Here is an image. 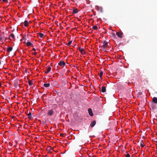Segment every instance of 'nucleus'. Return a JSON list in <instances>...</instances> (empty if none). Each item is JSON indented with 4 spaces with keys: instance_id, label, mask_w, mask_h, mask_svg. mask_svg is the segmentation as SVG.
I'll return each instance as SVG.
<instances>
[{
    "instance_id": "17",
    "label": "nucleus",
    "mask_w": 157,
    "mask_h": 157,
    "mask_svg": "<svg viewBox=\"0 0 157 157\" xmlns=\"http://www.w3.org/2000/svg\"><path fill=\"white\" fill-rule=\"evenodd\" d=\"M33 44H32L30 42H27L26 43V45L28 47H29L30 46H32L33 45Z\"/></svg>"
},
{
    "instance_id": "4",
    "label": "nucleus",
    "mask_w": 157,
    "mask_h": 157,
    "mask_svg": "<svg viewBox=\"0 0 157 157\" xmlns=\"http://www.w3.org/2000/svg\"><path fill=\"white\" fill-rule=\"evenodd\" d=\"M123 33L121 32H117L116 33V35L117 36L120 38H122V34Z\"/></svg>"
},
{
    "instance_id": "9",
    "label": "nucleus",
    "mask_w": 157,
    "mask_h": 157,
    "mask_svg": "<svg viewBox=\"0 0 157 157\" xmlns=\"http://www.w3.org/2000/svg\"><path fill=\"white\" fill-rule=\"evenodd\" d=\"M88 112L89 114V115L91 116H93V113L92 110L91 109H88Z\"/></svg>"
},
{
    "instance_id": "8",
    "label": "nucleus",
    "mask_w": 157,
    "mask_h": 157,
    "mask_svg": "<svg viewBox=\"0 0 157 157\" xmlns=\"http://www.w3.org/2000/svg\"><path fill=\"white\" fill-rule=\"evenodd\" d=\"M79 51L82 54L84 55L86 53V52L84 48H80Z\"/></svg>"
},
{
    "instance_id": "15",
    "label": "nucleus",
    "mask_w": 157,
    "mask_h": 157,
    "mask_svg": "<svg viewBox=\"0 0 157 157\" xmlns=\"http://www.w3.org/2000/svg\"><path fill=\"white\" fill-rule=\"evenodd\" d=\"M50 83H44V85L43 86L45 87H49L50 86Z\"/></svg>"
},
{
    "instance_id": "10",
    "label": "nucleus",
    "mask_w": 157,
    "mask_h": 157,
    "mask_svg": "<svg viewBox=\"0 0 157 157\" xmlns=\"http://www.w3.org/2000/svg\"><path fill=\"white\" fill-rule=\"evenodd\" d=\"M106 87L104 86H102L101 89V91L103 93H104L106 91Z\"/></svg>"
},
{
    "instance_id": "21",
    "label": "nucleus",
    "mask_w": 157,
    "mask_h": 157,
    "mask_svg": "<svg viewBox=\"0 0 157 157\" xmlns=\"http://www.w3.org/2000/svg\"><path fill=\"white\" fill-rule=\"evenodd\" d=\"M39 36H40V37L41 38H43L44 36V34H43V33H39Z\"/></svg>"
},
{
    "instance_id": "31",
    "label": "nucleus",
    "mask_w": 157,
    "mask_h": 157,
    "mask_svg": "<svg viewBox=\"0 0 157 157\" xmlns=\"http://www.w3.org/2000/svg\"><path fill=\"white\" fill-rule=\"evenodd\" d=\"M63 135L64 134L63 133H61V134H60V136H63Z\"/></svg>"
},
{
    "instance_id": "13",
    "label": "nucleus",
    "mask_w": 157,
    "mask_h": 157,
    "mask_svg": "<svg viewBox=\"0 0 157 157\" xmlns=\"http://www.w3.org/2000/svg\"><path fill=\"white\" fill-rule=\"evenodd\" d=\"M27 115L29 118L30 119L32 118V113L31 112H29L28 114H27Z\"/></svg>"
},
{
    "instance_id": "34",
    "label": "nucleus",
    "mask_w": 157,
    "mask_h": 157,
    "mask_svg": "<svg viewBox=\"0 0 157 157\" xmlns=\"http://www.w3.org/2000/svg\"><path fill=\"white\" fill-rule=\"evenodd\" d=\"M1 82L0 81V87H1Z\"/></svg>"
},
{
    "instance_id": "11",
    "label": "nucleus",
    "mask_w": 157,
    "mask_h": 157,
    "mask_svg": "<svg viewBox=\"0 0 157 157\" xmlns=\"http://www.w3.org/2000/svg\"><path fill=\"white\" fill-rule=\"evenodd\" d=\"M152 101L155 103L157 104V98L155 97H154L152 99Z\"/></svg>"
},
{
    "instance_id": "24",
    "label": "nucleus",
    "mask_w": 157,
    "mask_h": 157,
    "mask_svg": "<svg viewBox=\"0 0 157 157\" xmlns=\"http://www.w3.org/2000/svg\"><path fill=\"white\" fill-rule=\"evenodd\" d=\"M29 85L30 86L32 85V82L31 81H29Z\"/></svg>"
},
{
    "instance_id": "7",
    "label": "nucleus",
    "mask_w": 157,
    "mask_h": 157,
    "mask_svg": "<svg viewBox=\"0 0 157 157\" xmlns=\"http://www.w3.org/2000/svg\"><path fill=\"white\" fill-rule=\"evenodd\" d=\"M78 12V10L77 8L75 7L73 8L72 13L73 14H76Z\"/></svg>"
},
{
    "instance_id": "33",
    "label": "nucleus",
    "mask_w": 157,
    "mask_h": 157,
    "mask_svg": "<svg viewBox=\"0 0 157 157\" xmlns=\"http://www.w3.org/2000/svg\"><path fill=\"white\" fill-rule=\"evenodd\" d=\"M81 48L80 47H79L78 48V50L79 51H80V49Z\"/></svg>"
},
{
    "instance_id": "6",
    "label": "nucleus",
    "mask_w": 157,
    "mask_h": 157,
    "mask_svg": "<svg viewBox=\"0 0 157 157\" xmlns=\"http://www.w3.org/2000/svg\"><path fill=\"white\" fill-rule=\"evenodd\" d=\"M47 150L49 151V152H52V151H53V148L50 146H48L47 147Z\"/></svg>"
},
{
    "instance_id": "5",
    "label": "nucleus",
    "mask_w": 157,
    "mask_h": 157,
    "mask_svg": "<svg viewBox=\"0 0 157 157\" xmlns=\"http://www.w3.org/2000/svg\"><path fill=\"white\" fill-rule=\"evenodd\" d=\"M96 121L95 120H94L90 124V126L92 128L96 124Z\"/></svg>"
},
{
    "instance_id": "27",
    "label": "nucleus",
    "mask_w": 157,
    "mask_h": 157,
    "mask_svg": "<svg viewBox=\"0 0 157 157\" xmlns=\"http://www.w3.org/2000/svg\"><path fill=\"white\" fill-rule=\"evenodd\" d=\"M142 94V92H139L138 93V94L139 95H141Z\"/></svg>"
},
{
    "instance_id": "2",
    "label": "nucleus",
    "mask_w": 157,
    "mask_h": 157,
    "mask_svg": "<svg viewBox=\"0 0 157 157\" xmlns=\"http://www.w3.org/2000/svg\"><path fill=\"white\" fill-rule=\"evenodd\" d=\"M54 111L52 109H51L48 110L47 113V115L49 116H51L54 113Z\"/></svg>"
},
{
    "instance_id": "26",
    "label": "nucleus",
    "mask_w": 157,
    "mask_h": 157,
    "mask_svg": "<svg viewBox=\"0 0 157 157\" xmlns=\"http://www.w3.org/2000/svg\"><path fill=\"white\" fill-rule=\"evenodd\" d=\"M126 157H130V155L129 154H127L126 155Z\"/></svg>"
},
{
    "instance_id": "16",
    "label": "nucleus",
    "mask_w": 157,
    "mask_h": 157,
    "mask_svg": "<svg viewBox=\"0 0 157 157\" xmlns=\"http://www.w3.org/2000/svg\"><path fill=\"white\" fill-rule=\"evenodd\" d=\"M29 23L28 21H26L25 20L24 21V26L25 27H27Z\"/></svg>"
},
{
    "instance_id": "28",
    "label": "nucleus",
    "mask_w": 157,
    "mask_h": 157,
    "mask_svg": "<svg viewBox=\"0 0 157 157\" xmlns=\"http://www.w3.org/2000/svg\"><path fill=\"white\" fill-rule=\"evenodd\" d=\"M155 106L154 105H152L151 108L153 109H155Z\"/></svg>"
},
{
    "instance_id": "30",
    "label": "nucleus",
    "mask_w": 157,
    "mask_h": 157,
    "mask_svg": "<svg viewBox=\"0 0 157 157\" xmlns=\"http://www.w3.org/2000/svg\"><path fill=\"white\" fill-rule=\"evenodd\" d=\"M37 54V52H35L33 53V54L35 55H36Z\"/></svg>"
},
{
    "instance_id": "35",
    "label": "nucleus",
    "mask_w": 157,
    "mask_h": 157,
    "mask_svg": "<svg viewBox=\"0 0 157 157\" xmlns=\"http://www.w3.org/2000/svg\"><path fill=\"white\" fill-rule=\"evenodd\" d=\"M28 111L27 113H26V114L27 115V114H28Z\"/></svg>"
},
{
    "instance_id": "25",
    "label": "nucleus",
    "mask_w": 157,
    "mask_h": 157,
    "mask_svg": "<svg viewBox=\"0 0 157 157\" xmlns=\"http://www.w3.org/2000/svg\"><path fill=\"white\" fill-rule=\"evenodd\" d=\"M72 42V41H69L67 45H70L71 44Z\"/></svg>"
},
{
    "instance_id": "29",
    "label": "nucleus",
    "mask_w": 157,
    "mask_h": 157,
    "mask_svg": "<svg viewBox=\"0 0 157 157\" xmlns=\"http://www.w3.org/2000/svg\"><path fill=\"white\" fill-rule=\"evenodd\" d=\"M3 2H6L8 1L7 0H2Z\"/></svg>"
},
{
    "instance_id": "23",
    "label": "nucleus",
    "mask_w": 157,
    "mask_h": 157,
    "mask_svg": "<svg viewBox=\"0 0 157 157\" xmlns=\"http://www.w3.org/2000/svg\"><path fill=\"white\" fill-rule=\"evenodd\" d=\"M93 28L94 29V30H96L97 29V26H96V25H95V26H94L93 27Z\"/></svg>"
},
{
    "instance_id": "18",
    "label": "nucleus",
    "mask_w": 157,
    "mask_h": 157,
    "mask_svg": "<svg viewBox=\"0 0 157 157\" xmlns=\"http://www.w3.org/2000/svg\"><path fill=\"white\" fill-rule=\"evenodd\" d=\"M145 145L144 143L142 141L140 143V146L141 147H144V146Z\"/></svg>"
},
{
    "instance_id": "19",
    "label": "nucleus",
    "mask_w": 157,
    "mask_h": 157,
    "mask_svg": "<svg viewBox=\"0 0 157 157\" xmlns=\"http://www.w3.org/2000/svg\"><path fill=\"white\" fill-rule=\"evenodd\" d=\"M10 36H11L13 39H15V37L13 33H11L10 35Z\"/></svg>"
},
{
    "instance_id": "3",
    "label": "nucleus",
    "mask_w": 157,
    "mask_h": 157,
    "mask_svg": "<svg viewBox=\"0 0 157 157\" xmlns=\"http://www.w3.org/2000/svg\"><path fill=\"white\" fill-rule=\"evenodd\" d=\"M58 65L60 66H64L65 65V63L63 61H60L58 63Z\"/></svg>"
},
{
    "instance_id": "1",
    "label": "nucleus",
    "mask_w": 157,
    "mask_h": 157,
    "mask_svg": "<svg viewBox=\"0 0 157 157\" xmlns=\"http://www.w3.org/2000/svg\"><path fill=\"white\" fill-rule=\"evenodd\" d=\"M108 42H107L106 41H104L103 42V45L101 47L103 50H105L107 47V44Z\"/></svg>"
},
{
    "instance_id": "32",
    "label": "nucleus",
    "mask_w": 157,
    "mask_h": 157,
    "mask_svg": "<svg viewBox=\"0 0 157 157\" xmlns=\"http://www.w3.org/2000/svg\"><path fill=\"white\" fill-rule=\"evenodd\" d=\"M32 50L33 51H35L36 50V49L35 48H33L32 49Z\"/></svg>"
},
{
    "instance_id": "12",
    "label": "nucleus",
    "mask_w": 157,
    "mask_h": 157,
    "mask_svg": "<svg viewBox=\"0 0 157 157\" xmlns=\"http://www.w3.org/2000/svg\"><path fill=\"white\" fill-rule=\"evenodd\" d=\"M51 67H48L47 69V71H45V73L48 74L51 71Z\"/></svg>"
},
{
    "instance_id": "20",
    "label": "nucleus",
    "mask_w": 157,
    "mask_h": 157,
    "mask_svg": "<svg viewBox=\"0 0 157 157\" xmlns=\"http://www.w3.org/2000/svg\"><path fill=\"white\" fill-rule=\"evenodd\" d=\"M4 36H0V41L1 42H2L3 39H4Z\"/></svg>"
},
{
    "instance_id": "14",
    "label": "nucleus",
    "mask_w": 157,
    "mask_h": 157,
    "mask_svg": "<svg viewBox=\"0 0 157 157\" xmlns=\"http://www.w3.org/2000/svg\"><path fill=\"white\" fill-rule=\"evenodd\" d=\"M13 48L12 47H8L7 49V51L9 52H10L12 51Z\"/></svg>"
},
{
    "instance_id": "22",
    "label": "nucleus",
    "mask_w": 157,
    "mask_h": 157,
    "mask_svg": "<svg viewBox=\"0 0 157 157\" xmlns=\"http://www.w3.org/2000/svg\"><path fill=\"white\" fill-rule=\"evenodd\" d=\"M103 74V71H101L100 73V74H99L100 77L101 78V77H102Z\"/></svg>"
}]
</instances>
